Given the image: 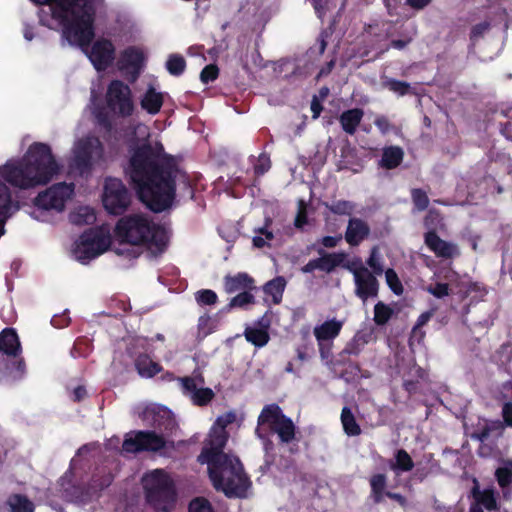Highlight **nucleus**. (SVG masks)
<instances>
[{
	"label": "nucleus",
	"mask_w": 512,
	"mask_h": 512,
	"mask_svg": "<svg viewBox=\"0 0 512 512\" xmlns=\"http://www.w3.org/2000/svg\"><path fill=\"white\" fill-rule=\"evenodd\" d=\"M224 288L227 293L231 294L238 291L255 290L256 286L254 279L249 274L239 272L233 276L226 275L224 277Z\"/></svg>",
	"instance_id": "b1692460"
},
{
	"label": "nucleus",
	"mask_w": 512,
	"mask_h": 512,
	"mask_svg": "<svg viewBox=\"0 0 512 512\" xmlns=\"http://www.w3.org/2000/svg\"><path fill=\"white\" fill-rule=\"evenodd\" d=\"M495 477L501 488H506L512 483V470L507 467H499L495 471Z\"/></svg>",
	"instance_id": "864d4df0"
},
{
	"label": "nucleus",
	"mask_w": 512,
	"mask_h": 512,
	"mask_svg": "<svg viewBox=\"0 0 512 512\" xmlns=\"http://www.w3.org/2000/svg\"><path fill=\"white\" fill-rule=\"evenodd\" d=\"M114 235L121 243L145 246L163 252L168 243L164 227L142 214L122 216L116 223Z\"/></svg>",
	"instance_id": "20e7f679"
},
{
	"label": "nucleus",
	"mask_w": 512,
	"mask_h": 512,
	"mask_svg": "<svg viewBox=\"0 0 512 512\" xmlns=\"http://www.w3.org/2000/svg\"><path fill=\"white\" fill-rule=\"evenodd\" d=\"M22 345L14 328L6 327L0 332V354L3 356H20Z\"/></svg>",
	"instance_id": "412c9836"
},
{
	"label": "nucleus",
	"mask_w": 512,
	"mask_h": 512,
	"mask_svg": "<svg viewBox=\"0 0 512 512\" xmlns=\"http://www.w3.org/2000/svg\"><path fill=\"white\" fill-rule=\"evenodd\" d=\"M186 68V61L182 55L172 54L166 62V69L173 76H180Z\"/></svg>",
	"instance_id": "58836bf2"
},
{
	"label": "nucleus",
	"mask_w": 512,
	"mask_h": 512,
	"mask_svg": "<svg viewBox=\"0 0 512 512\" xmlns=\"http://www.w3.org/2000/svg\"><path fill=\"white\" fill-rule=\"evenodd\" d=\"M60 172L51 147L42 142L32 143L24 156L8 160L0 166V215H12L19 206L12 199L11 186L27 190L48 184Z\"/></svg>",
	"instance_id": "f03ea898"
},
{
	"label": "nucleus",
	"mask_w": 512,
	"mask_h": 512,
	"mask_svg": "<svg viewBox=\"0 0 512 512\" xmlns=\"http://www.w3.org/2000/svg\"><path fill=\"white\" fill-rule=\"evenodd\" d=\"M93 482L95 487H98L100 490H104L105 488L109 487L111 483L113 482V476L112 474L108 473L107 475L103 476L101 479H96L95 476L93 477Z\"/></svg>",
	"instance_id": "774afa93"
},
{
	"label": "nucleus",
	"mask_w": 512,
	"mask_h": 512,
	"mask_svg": "<svg viewBox=\"0 0 512 512\" xmlns=\"http://www.w3.org/2000/svg\"><path fill=\"white\" fill-rule=\"evenodd\" d=\"M39 6V24L60 32L71 46L85 49L95 38V21L104 0H30Z\"/></svg>",
	"instance_id": "7ed1b4c3"
},
{
	"label": "nucleus",
	"mask_w": 512,
	"mask_h": 512,
	"mask_svg": "<svg viewBox=\"0 0 512 512\" xmlns=\"http://www.w3.org/2000/svg\"><path fill=\"white\" fill-rule=\"evenodd\" d=\"M362 344L360 343V339L355 336L350 342L346 344L344 349L341 351L340 356L343 355H354L357 356L361 353Z\"/></svg>",
	"instance_id": "4d7b16f0"
},
{
	"label": "nucleus",
	"mask_w": 512,
	"mask_h": 512,
	"mask_svg": "<svg viewBox=\"0 0 512 512\" xmlns=\"http://www.w3.org/2000/svg\"><path fill=\"white\" fill-rule=\"evenodd\" d=\"M392 315L393 309L389 305L381 301L375 304L373 320L378 326L387 324Z\"/></svg>",
	"instance_id": "4c0bfd02"
},
{
	"label": "nucleus",
	"mask_w": 512,
	"mask_h": 512,
	"mask_svg": "<svg viewBox=\"0 0 512 512\" xmlns=\"http://www.w3.org/2000/svg\"><path fill=\"white\" fill-rule=\"evenodd\" d=\"M73 193L74 184L57 183L40 192L35 198V205L44 210L62 211L65 208L66 201L72 197Z\"/></svg>",
	"instance_id": "ddd939ff"
},
{
	"label": "nucleus",
	"mask_w": 512,
	"mask_h": 512,
	"mask_svg": "<svg viewBox=\"0 0 512 512\" xmlns=\"http://www.w3.org/2000/svg\"><path fill=\"white\" fill-rule=\"evenodd\" d=\"M110 240L101 232L92 228L84 231L74 243L72 253L81 264H88L110 247Z\"/></svg>",
	"instance_id": "1a4fd4ad"
},
{
	"label": "nucleus",
	"mask_w": 512,
	"mask_h": 512,
	"mask_svg": "<svg viewBox=\"0 0 512 512\" xmlns=\"http://www.w3.org/2000/svg\"><path fill=\"white\" fill-rule=\"evenodd\" d=\"M366 264L371 268L373 275H382L384 267L381 262L378 247L374 246L371 251Z\"/></svg>",
	"instance_id": "a18cd8bd"
},
{
	"label": "nucleus",
	"mask_w": 512,
	"mask_h": 512,
	"mask_svg": "<svg viewBox=\"0 0 512 512\" xmlns=\"http://www.w3.org/2000/svg\"><path fill=\"white\" fill-rule=\"evenodd\" d=\"M387 476L384 473H376L369 478L370 499L374 504H380L385 497L396 501L401 507H406L407 499L400 493L387 491Z\"/></svg>",
	"instance_id": "dca6fc26"
},
{
	"label": "nucleus",
	"mask_w": 512,
	"mask_h": 512,
	"mask_svg": "<svg viewBox=\"0 0 512 512\" xmlns=\"http://www.w3.org/2000/svg\"><path fill=\"white\" fill-rule=\"evenodd\" d=\"M271 168L270 156L267 153H261L254 165V173L256 176H262Z\"/></svg>",
	"instance_id": "603ef678"
},
{
	"label": "nucleus",
	"mask_w": 512,
	"mask_h": 512,
	"mask_svg": "<svg viewBox=\"0 0 512 512\" xmlns=\"http://www.w3.org/2000/svg\"><path fill=\"white\" fill-rule=\"evenodd\" d=\"M180 381L182 383V388L185 393H191L193 395L197 390V384L192 377L186 376L180 378Z\"/></svg>",
	"instance_id": "338daca9"
},
{
	"label": "nucleus",
	"mask_w": 512,
	"mask_h": 512,
	"mask_svg": "<svg viewBox=\"0 0 512 512\" xmlns=\"http://www.w3.org/2000/svg\"><path fill=\"white\" fill-rule=\"evenodd\" d=\"M214 398V392L211 388H197L195 393L192 395L194 404L198 406H205L212 401Z\"/></svg>",
	"instance_id": "49530a36"
},
{
	"label": "nucleus",
	"mask_w": 512,
	"mask_h": 512,
	"mask_svg": "<svg viewBox=\"0 0 512 512\" xmlns=\"http://www.w3.org/2000/svg\"><path fill=\"white\" fill-rule=\"evenodd\" d=\"M105 101L109 111L117 117L129 118L134 114L132 90L122 80L114 79L108 84Z\"/></svg>",
	"instance_id": "6e6552de"
},
{
	"label": "nucleus",
	"mask_w": 512,
	"mask_h": 512,
	"mask_svg": "<svg viewBox=\"0 0 512 512\" xmlns=\"http://www.w3.org/2000/svg\"><path fill=\"white\" fill-rule=\"evenodd\" d=\"M286 280L282 276L275 277L268 281L263 286V291L266 295H270L273 298L274 304H279L282 300L283 292L285 290Z\"/></svg>",
	"instance_id": "473e14b6"
},
{
	"label": "nucleus",
	"mask_w": 512,
	"mask_h": 512,
	"mask_svg": "<svg viewBox=\"0 0 512 512\" xmlns=\"http://www.w3.org/2000/svg\"><path fill=\"white\" fill-rule=\"evenodd\" d=\"M146 502L158 512H169L177 499L176 487L170 475L162 469L145 473L142 477Z\"/></svg>",
	"instance_id": "423d86ee"
},
{
	"label": "nucleus",
	"mask_w": 512,
	"mask_h": 512,
	"mask_svg": "<svg viewBox=\"0 0 512 512\" xmlns=\"http://www.w3.org/2000/svg\"><path fill=\"white\" fill-rule=\"evenodd\" d=\"M424 243L437 258L453 259L460 255L457 244L443 240L437 232H425Z\"/></svg>",
	"instance_id": "a211bd4d"
},
{
	"label": "nucleus",
	"mask_w": 512,
	"mask_h": 512,
	"mask_svg": "<svg viewBox=\"0 0 512 512\" xmlns=\"http://www.w3.org/2000/svg\"><path fill=\"white\" fill-rule=\"evenodd\" d=\"M384 85L390 91H392L400 96H404V95L408 94L409 90H410V84L408 82L397 80V79H389L385 82Z\"/></svg>",
	"instance_id": "09e8293b"
},
{
	"label": "nucleus",
	"mask_w": 512,
	"mask_h": 512,
	"mask_svg": "<svg viewBox=\"0 0 512 512\" xmlns=\"http://www.w3.org/2000/svg\"><path fill=\"white\" fill-rule=\"evenodd\" d=\"M343 322L331 319L314 328V336L319 343L335 339L341 332Z\"/></svg>",
	"instance_id": "cd10ccee"
},
{
	"label": "nucleus",
	"mask_w": 512,
	"mask_h": 512,
	"mask_svg": "<svg viewBox=\"0 0 512 512\" xmlns=\"http://www.w3.org/2000/svg\"><path fill=\"white\" fill-rule=\"evenodd\" d=\"M423 225L427 232H437V229L444 225L441 212L435 208H430L423 219Z\"/></svg>",
	"instance_id": "e433bc0d"
},
{
	"label": "nucleus",
	"mask_w": 512,
	"mask_h": 512,
	"mask_svg": "<svg viewBox=\"0 0 512 512\" xmlns=\"http://www.w3.org/2000/svg\"><path fill=\"white\" fill-rule=\"evenodd\" d=\"M403 158L404 151L400 146H387L383 148L379 165L386 170H392L402 163Z\"/></svg>",
	"instance_id": "c85d7f7f"
},
{
	"label": "nucleus",
	"mask_w": 512,
	"mask_h": 512,
	"mask_svg": "<svg viewBox=\"0 0 512 512\" xmlns=\"http://www.w3.org/2000/svg\"><path fill=\"white\" fill-rule=\"evenodd\" d=\"M103 205L113 215H122L130 205L131 197L127 187L117 178L105 179Z\"/></svg>",
	"instance_id": "9b49d317"
},
{
	"label": "nucleus",
	"mask_w": 512,
	"mask_h": 512,
	"mask_svg": "<svg viewBox=\"0 0 512 512\" xmlns=\"http://www.w3.org/2000/svg\"><path fill=\"white\" fill-rule=\"evenodd\" d=\"M206 464L209 477L217 491H222L228 498L246 496L251 482L238 457L228 455L225 460L218 459Z\"/></svg>",
	"instance_id": "39448f33"
},
{
	"label": "nucleus",
	"mask_w": 512,
	"mask_h": 512,
	"mask_svg": "<svg viewBox=\"0 0 512 512\" xmlns=\"http://www.w3.org/2000/svg\"><path fill=\"white\" fill-rule=\"evenodd\" d=\"M312 5L314 7L315 13L317 16L322 19L327 11L329 10V6L332 0H311Z\"/></svg>",
	"instance_id": "052dcab7"
},
{
	"label": "nucleus",
	"mask_w": 512,
	"mask_h": 512,
	"mask_svg": "<svg viewBox=\"0 0 512 512\" xmlns=\"http://www.w3.org/2000/svg\"><path fill=\"white\" fill-rule=\"evenodd\" d=\"M79 48L87 54L97 71H105L115 60L116 49L109 39L100 38L94 42L92 40L87 48Z\"/></svg>",
	"instance_id": "4468645a"
},
{
	"label": "nucleus",
	"mask_w": 512,
	"mask_h": 512,
	"mask_svg": "<svg viewBox=\"0 0 512 512\" xmlns=\"http://www.w3.org/2000/svg\"><path fill=\"white\" fill-rule=\"evenodd\" d=\"M137 373L143 378H152L163 370L158 362L153 361L146 353H140L134 360Z\"/></svg>",
	"instance_id": "bb28decb"
},
{
	"label": "nucleus",
	"mask_w": 512,
	"mask_h": 512,
	"mask_svg": "<svg viewBox=\"0 0 512 512\" xmlns=\"http://www.w3.org/2000/svg\"><path fill=\"white\" fill-rule=\"evenodd\" d=\"M364 111L360 108L348 109L339 117L342 129L349 135H354L362 121Z\"/></svg>",
	"instance_id": "c756f323"
},
{
	"label": "nucleus",
	"mask_w": 512,
	"mask_h": 512,
	"mask_svg": "<svg viewBox=\"0 0 512 512\" xmlns=\"http://www.w3.org/2000/svg\"><path fill=\"white\" fill-rule=\"evenodd\" d=\"M195 300L200 306H212L218 302V296L211 289H201L195 293Z\"/></svg>",
	"instance_id": "c03bdc74"
},
{
	"label": "nucleus",
	"mask_w": 512,
	"mask_h": 512,
	"mask_svg": "<svg viewBox=\"0 0 512 512\" xmlns=\"http://www.w3.org/2000/svg\"><path fill=\"white\" fill-rule=\"evenodd\" d=\"M370 234L369 225L360 218H350L345 231V240L350 246H358L368 238Z\"/></svg>",
	"instance_id": "5701e85b"
},
{
	"label": "nucleus",
	"mask_w": 512,
	"mask_h": 512,
	"mask_svg": "<svg viewBox=\"0 0 512 512\" xmlns=\"http://www.w3.org/2000/svg\"><path fill=\"white\" fill-rule=\"evenodd\" d=\"M318 252L321 257L312 259L305 264L301 268L303 273H312L317 269L330 273L339 266L344 259V255L340 253H326L323 249H319Z\"/></svg>",
	"instance_id": "aec40b11"
},
{
	"label": "nucleus",
	"mask_w": 512,
	"mask_h": 512,
	"mask_svg": "<svg viewBox=\"0 0 512 512\" xmlns=\"http://www.w3.org/2000/svg\"><path fill=\"white\" fill-rule=\"evenodd\" d=\"M385 278H386V283H387L388 287L395 295L400 296L403 294L404 287L394 269L388 268L385 271Z\"/></svg>",
	"instance_id": "37998d69"
},
{
	"label": "nucleus",
	"mask_w": 512,
	"mask_h": 512,
	"mask_svg": "<svg viewBox=\"0 0 512 512\" xmlns=\"http://www.w3.org/2000/svg\"><path fill=\"white\" fill-rule=\"evenodd\" d=\"M253 290H247L238 293L236 296H234L229 304L228 307L231 308H244L247 305L254 304L255 297L251 293Z\"/></svg>",
	"instance_id": "a19ab883"
},
{
	"label": "nucleus",
	"mask_w": 512,
	"mask_h": 512,
	"mask_svg": "<svg viewBox=\"0 0 512 512\" xmlns=\"http://www.w3.org/2000/svg\"><path fill=\"white\" fill-rule=\"evenodd\" d=\"M144 59V54L140 49L130 46L120 53L117 65L119 70L130 72L132 81H135L140 74Z\"/></svg>",
	"instance_id": "6ab92c4d"
},
{
	"label": "nucleus",
	"mask_w": 512,
	"mask_h": 512,
	"mask_svg": "<svg viewBox=\"0 0 512 512\" xmlns=\"http://www.w3.org/2000/svg\"><path fill=\"white\" fill-rule=\"evenodd\" d=\"M434 312L433 310L425 311L418 317L415 326L413 327V336H417L418 331H420V328H422L424 325H426L430 319L432 318Z\"/></svg>",
	"instance_id": "e2e57ef3"
},
{
	"label": "nucleus",
	"mask_w": 512,
	"mask_h": 512,
	"mask_svg": "<svg viewBox=\"0 0 512 512\" xmlns=\"http://www.w3.org/2000/svg\"><path fill=\"white\" fill-rule=\"evenodd\" d=\"M308 222L307 211L303 201H300V206L294 220V226L297 229H302Z\"/></svg>",
	"instance_id": "bf43d9fd"
},
{
	"label": "nucleus",
	"mask_w": 512,
	"mask_h": 512,
	"mask_svg": "<svg viewBox=\"0 0 512 512\" xmlns=\"http://www.w3.org/2000/svg\"><path fill=\"white\" fill-rule=\"evenodd\" d=\"M10 512H34V503L23 494H12L7 499Z\"/></svg>",
	"instance_id": "2f4dec72"
},
{
	"label": "nucleus",
	"mask_w": 512,
	"mask_h": 512,
	"mask_svg": "<svg viewBox=\"0 0 512 512\" xmlns=\"http://www.w3.org/2000/svg\"><path fill=\"white\" fill-rule=\"evenodd\" d=\"M472 495L475 499L474 504H478L480 507L483 506L489 511L497 509V500L492 489L481 491L478 486H475L472 490Z\"/></svg>",
	"instance_id": "7c9ffc66"
},
{
	"label": "nucleus",
	"mask_w": 512,
	"mask_h": 512,
	"mask_svg": "<svg viewBox=\"0 0 512 512\" xmlns=\"http://www.w3.org/2000/svg\"><path fill=\"white\" fill-rule=\"evenodd\" d=\"M427 291L436 298H444L449 295L450 288L447 283L437 282L434 285H430Z\"/></svg>",
	"instance_id": "6e6d98bb"
},
{
	"label": "nucleus",
	"mask_w": 512,
	"mask_h": 512,
	"mask_svg": "<svg viewBox=\"0 0 512 512\" xmlns=\"http://www.w3.org/2000/svg\"><path fill=\"white\" fill-rule=\"evenodd\" d=\"M329 210L336 215H351L354 211V204L346 200H338L328 206Z\"/></svg>",
	"instance_id": "de8ad7c7"
},
{
	"label": "nucleus",
	"mask_w": 512,
	"mask_h": 512,
	"mask_svg": "<svg viewBox=\"0 0 512 512\" xmlns=\"http://www.w3.org/2000/svg\"><path fill=\"white\" fill-rule=\"evenodd\" d=\"M188 512H214V509L206 498L197 497L190 502Z\"/></svg>",
	"instance_id": "8fccbe9b"
},
{
	"label": "nucleus",
	"mask_w": 512,
	"mask_h": 512,
	"mask_svg": "<svg viewBox=\"0 0 512 512\" xmlns=\"http://www.w3.org/2000/svg\"><path fill=\"white\" fill-rule=\"evenodd\" d=\"M219 76V68L215 64L206 65L201 73L200 80L203 84H209L210 82L215 81Z\"/></svg>",
	"instance_id": "3c124183"
},
{
	"label": "nucleus",
	"mask_w": 512,
	"mask_h": 512,
	"mask_svg": "<svg viewBox=\"0 0 512 512\" xmlns=\"http://www.w3.org/2000/svg\"><path fill=\"white\" fill-rule=\"evenodd\" d=\"M374 124L383 135L388 134L393 128V125L390 123L388 117L383 115L378 116L374 120Z\"/></svg>",
	"instance_id": "680f3d73"
},
{
	"label": "nucleus",
	"mask_w": 512,
	"mask_h": 512,
	"mask_svg": "<svg viewBox=\"0 0 512 512\" xmlns=\"http://www.w3.org/2000/svg\"><path fill=\"white\" fill-rule=\"evenodd\" d=\"M71 222L76 225L91 224L96 219L95 214L89 207L79 208L77 213L70 216Z\"/></svg>",
	"instance_id": "79ce46f5"
},
{
	"label": "nucleus",
	"mask_w": 512,
	"mask_h": 512,
	"mask_svg": "<svg viewBox=\"0 0 512 512\" xmlns=\"http://www.w3.org/2000/svg\"><path fill=\"white\" fill-rule=\"evenodd\" d=\"M235 419V415L233 413H227L225 415L219 416L215 423L212 426V429H215L216 431H226V427L231 424Z\"/></svg>",
	"instance_id": "13d9d810"
},
{
	"label": "nucleus",
	"mask_w": 512,
	"mask_h": 512,
	"mask_svg": "<svg viewBox=\"0 0 512 512\" xmlns=\"http://www.w3.org/2000/svg\"><path fill=\"white\" fill-rule=\"evenodd\" d=\"M297 359L301 362L307 361L311 353L314 351L312 342L305 340L302 344L298 345L295 349Z\"/></svg>",
	"instance_id": "5fc2aeb1"
},
{
	"label": "nucleus",
	"mask_w": 512,
	"mask_h": 512,
	"mask_svg": "<svg viewBox=\"0 0 512 512\" xmlns=\"http://www.w3.org/2000/svg\"><path fill=\"white\" fill-rule=\"evenodd\" d=\"M104 146L96 136H86L74 147L73 163L80 174L90 173L95 163L103 160Z\"/></svg>",
	"instance_id": "9d476101"
},
{
	"label": "nucleus",
	"mask_w": 512,
	"mask_h": 512,
	"mask_svg": "<svg viewBox=\"0 0 512 512\" xmlns=\"http://www.w3.org/2000/svg\"><path fill=\"white\" fill-rule=\"evenodd\" d=\"M257 436L266 440V445L272 444L266 435L262 434L260 426H268L270 432L276 433L282 443H290L295 439L296 427L292 419L286 416L278 404L265 405L257 419Z\"/></svg>",
	"instance_id": "0eeeda50"
},
{
	"label": "nucleus",
	"mask_w": 512,
	"mask_h": 512,
	"mask_svg": "<svg viewBox=\"0 0 512 512\" xmlns=\"http://www.w3.org/2000/svg\"><path fill=\"white\" fill-rule=\"evenodd\" d=\"M410 195L416 211L422 212L428 208L430 201L426 191L421 188H413Z\"/></svg>",
	"instance_id": "ea45409f"
},
{
	"label": "nucleus",
	"mask_w": 512,
	"mask_h": 512,
	"mask_svg": "<svg viewBox=\"0 0 512 512\" xmlns=\"http://www.w3.org/2000/svg\"><path fill=\"white\" fill-rule=\"evenodd\" d=\"M0 370L4 376L13 381L22 380L26 374L25 359L22 354L20 356H5L0 360Z\"/></svg>",
	"instance_id": "4be33fe9"
},
{
	"label": "nucleus",
	"mask_w": 512,
	"mask_h": 512,
	"mask_svg": "<svg viewBox=\"0 0 512 512\" xmlns=\"http://www.w3.org/2000/svg\"><path fill=\"white\" fill-rule=\"evenodd\" d=\"M166 446V441L163 435L157 434L155 431L139 430L134 432V436L127 434L123 444L122 450L126 453H139L142 451H159Z\"/></svg>",
	"instance_id": "f8f14e48"
},
{
	"label": "nucleus",
	"mask_w": 512,
	"mask_h": 512,
	"mask_svg": "<svg viewBox=\"0 0 512 512\" xmlns=\"http://www.w3.org/2000/svg\"><path fill=\"white\" fill-rule=\"evenodd\" d=\"M153 426L160 432L171 433L176 427L175 419L166 411L155 413L153 416Z\"/></svg>",
	"instance_id": "c9c22d12"
},
{
	"label": "nucleus",
	"mask_w": 512,
	"mask_h": 512,
	"mask_svg": "<svg viewBox=\"0 0 512 512\" xmlns=\"http://www.w3.org/2000/svg\"><path fill=\"white\" fill-rule=\"evenodd\" d=\"M228 432L216 431L215 429L210 430L208 447H204L198 456V461L202 464L212 462L218 459H224L228 454L223 452L224 447L228 441Z\"/></svg>",
	"instance_id": "f3484780"
},
{
	"label": "nucleus",
	"mask_w": 512,
	"mask_h": 512,
	"mask_svg": "<svg viewBox=\"0 0 512 512\" xmlns=\"http://www.w3.org/2000/svg\"><path fill=\"white\" fill-rule=\"evenodd\" d=\"M128 175L139 200L154 213L170 209L176 198V182L193 199L194 188L188 174L181 170L174 156L165 153L160 142H145L131 150Z\"/></svg>",
	"instance_id": "f257e3e1"
},
{
	"label": "nucleus",
	"mask_w": 512,
	"mask_h": 512,
	"mask_svg": "<svg viewBox=\"0 0 512 512\" xmlns=\"http://www.w3.org/2000/svg\"><path fill=\"white\" fill-rule=\"evenodd\" d=\"M394 459L395 461L390 463V468L395 472H409L414 467L413 459L405 449H398Z\"/></svg>",
	"instance_id": "f704fd0d"
},
{
	"label": "nucleus",
	"mask_w": 512,
	"mask_h": 512,
	"mask_svg": "<svg viewBox=\"0 0 512 512\" xmlns=\"http://www.w3.org/2000/svg\"><path fill=\"white\" fill-rule=\"evenodd\" d=\"M355 293L363 301L378 295L379 282L375 275L366 267L360 266L353 271Z\"/></svg>",
	"instance_id": "2eb2a0df"
},
{
	"label": "nucleus",
	"mask_w": 512,
	"mask_h": 512,
	"mask_svg": "<svg viewBox=\"0 0 512 512\" xmlns=\"http://www.w3.org/2000/svg\"><path fill=\"white\" fill-rule=\"evenodd\" d=\"M163 103V93L156 91L153 86H149L147 88L140 100L141 108L150 115L158 114L163 106Z\"/></svg>",
	"instance_id": "a878e982"
},
{
	"label": "nucleus",
	"mask_w": 512,
	"mask_h": 512,
	"mask_svg": "<svg viewBox=\"0 0 512 512\" xmlns=\"http://www.w3.org/2000/svg\"><path fill=\"white\" fill-rule=\"evenodd\" d=\"M341 423L345 434L348 436H359L362 432L354 414L347 406L343 407L341 411Z\"/></svg>",
	"instance_id": "72a5a7b5"
},
{
	"label": "nucleus",
	"mask_w": 512,
	"mask_h": 512,
	"mask_svg": "<svg viewBox=\"0 0 512 512\" xmlns=\"http://www.w3.org/2000/svg\"><path fill=\"white\" fill-rule=\"evenodd\" d=\"M490 28L488 22H482L474 25L471 29L470 38L476 40L484 35V33Z\"/></svg>",
	"instance_id": "0e129e2a"
},
{
	"label": "nucleus",
	"mask_w": 512,
	"mask_h": 512,
	"mask_svg": "<svg viewBox=\"0 0 512 512\" xmlns=\"http://www.w3.org/2000/svg\"><path fill=\"white\" fill-rule=\"evenodd\" d=\"M259 327H247L244 331V336L248 342L256 347L265 346L269 340L270 335L268 332L269 321H265L264 317L258 320Z\"/></svg>",
	"instance_id": "393cba45"
},
{
	"label": "nucleus",
	"mask_w": 512,
	"mask_h": 512,
	"mask_svg": "<svg viewBox=\"0 0 512 512\" xmlns=\"http://www.w3.org/2000/svg\"><path fill=\"white\" fill-rule=\"evenodd\" d=\"M502 418L506 426L512 428V402H505L502 406Z\"/></svg>",
	"instance_id": "69168bd1"
}]
</instances>
